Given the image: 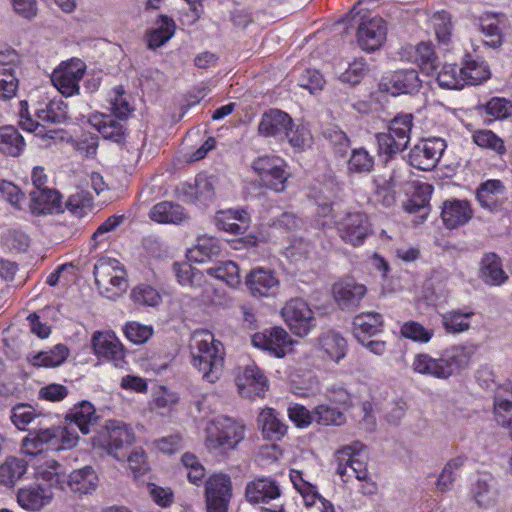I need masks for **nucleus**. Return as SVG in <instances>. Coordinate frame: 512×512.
I'll use <instances>...</instances> for the list:
<instances>
[{"label": "nucleus", "instance_id": "52", "mask_svg": "<svg viewBox=\"0 0 512 512\" xmlns=\"http://www.w3.org/2000/svg\"><path fill=\"white\" fill-rule=\"evenodd\" d=\"M435 35L440 43L448 44L452 36L451 15L446 11L436 12L431 18Z\"/></svg>", "mask_w": 512, "mask_h": 512}, {"label": "nucleus", "instance_id": "51", "mask_svg": "<svg viewBox=\"0 0 512 512\" xmlns=\"http://www.w3.org/2000/svg\"><path fill=\"white\" fill-rule=\"evenodd\" d=\"M206 496L232 497V483L230 477L225 474H215L206 482Z\"/></svg>", "mask_w": 512, "mask_h": 512}, {"label": "nucleus", "instance_id": "44", "mask_svg": "<svg viewBox=\"0 0 512 512\" xmlns=\"http://www.w3.org/2000/svg\"><path fill=\"white\" fill-rule=\"evenodd\" d=\"M173 270L178 282L183 286L198 287L204 281L203 273L193 267L187 260L174 263Z\"/></svg>", "mask_w": 512, "mask_h": 512}, {"label": "nucleus", "instance_id": "6", "mask_svg": "<svg viewBox=\"0 0 512 512\" xmlns=\"http://www.w3.org/2000/svg\"><path fill=\"white\" fill-rule=\"evenodd\" d=\"M94 277L98 287L108 299H116L128 287L126 271L116 258H100L94 266Z\"/></svg>", "mask_w": 512, "mask_h": 512}, {"label": "nucleus", "instance_id": "22", "mask_svg": "<svg viewBox=\"0 0 512 512\" xmlns=\"http://www.w3.org/2000/svg\"><path fill=\"white\" fill-rule=\"evenodd\" d=\"M280 488L271 478H258L246 485L245 498L249 503H267L280 496Z\"/></svg>", "mask_w": 512, "mask_h": 512}, {"label": "nucleus", "instance_id": "17", "mask_svg": "<svg viewBox=\"0 0 512 512\" xmlns=\"http://www.w3.org/2000/svg\"><path fill=\"white\" fill-rule=\"evenodd\" d=\"M236 384L241 396L250 399L263 396L268 389L266 377L255 365L246 366L237 377Z\"/></svg>", "mask_w": 512, "mask_h": 512}, {"label": "nucleus", "instance_id": "41", "mask_svg": "<svg viewBox=\"0 0 512 512\" xmlns=\"http://www.w3.org/2000/svg\"><path fill=\"white\" fill-rule=\"evenodd\" d=\"M27 471V464L23 459L11 457L0 465V484L13 486Z\"/></svg>", "mask_w": 512, "mask_h": 512}, {"label": "nucleus", "instance_id": "7", "mask_svg": "<svg viewBox=\"0 0 512 512\" xmlns=\"http://www.w3.org/2000/svg\"><path fill=\"white\" fill-rule=\"evenodd\" d=\"M281 315L290 330L297 336L308 335L316 327L314 312L301 298H292L281 309Z\"/></svg>", "mask_w": 512, "mask_h": 512}, {"label": "nucleus", "instance_id": "54", "mask_svg": "<svg viewBox=\"0 0 512 512\" xmlns=\"http://www.w3.org/2000/svg\"><path fill=\"white\" fill-rule=\"evenodd\" d=\"M131 299L136 304L150 307H155L162 301L159 292L152 286L146 284L136 286L131 292Z\"/></svg>", "mask_w": 512, "mask_h": 512}, {"label": "nucleus", "instance_id": "24", "mask_svg": "<svg viewBox=\"0 0 512 512\" xmlns=\"http://www.w3.org/2000/svg\"><path fill=\"white\" fill-rule=\"evenodd\" d=\"M52 497V491L41 485L22 488L17 493L20 506L30 511L40 510L51 501Z\"/></svg>", "mask_w": 512, "mask_h": 512}, {"label": "nucleus", "instance_id": "29", "mask_svg": "<svg viewBox=\"0 0 512 512\" xmlns=\"http://www.w3.org/2000/svg\"><path fill=\"white\" fill-rule=\"evenodd\" d=\"M215 221L219 229L233 234H242L249 227V215L245 210L220 211Z\"/></svg>", "mask_w": 512, "mask_h": 512}, {"label": "nucleus", "instance_id": "37", "mask_svg": "<svg viewBox=\"0 0 512 512\" xmlns=\"http://www.w3.org/2000/svg\"><path fill=\"white\" fill-rule=\"evenodd\" d=\"M493 412L496 422L508 429L512 424V393L498 390L494 395Z\"/></svg>", "mask_w": 512, "mask_h": 512}, {"label": "nucleus", "instance_id": "61", "mask_svg": "<svg viewBox=\"0 0 512 512\" xmlns=\"http://www.w3.org/2000/svg\"><path fill=\"white\" fill-rule=\"evenodd\" d=\"M198 252L202 256H216L221 253L220 241L212 236L203 235L197 238L193 249H188L187 253Z\"/></svg>", "mask_w": 512, "mask_h": 512}, {"label": "nucleus", "instance_id": "34", "mask_svg": "<svg viewBox=\"0 0 512 512\" xmlns=\"http://www.w3.org/2000/svg\"><path fill=\"white\" fill-rule=\"evenodd\" d=\"M479 277L489 286H500L508 279L499 258H483L479 269Z\"/></svg>", "mask_w": 512, "mask_h": 512}, {"label": "nucleus", "instance_id": "57", "mask_svg": "<svg viewBox=\"0 0 512 512\" xmlns=\"http://www.w3.org/2000/svg\"><path fill=\"white\" fill-rule=\"evenodd\" d=\"M18 90V79L12 67L0 69V99H11Z\"/></svg>", "mask_w": 512, "mask_h": 512}, {"label": "nucleus", "instance_id": "48", "mask_svg": "<svg viewBox=\"0 0 512 512\" xmlns=\"http://www.w3.org/2000/svg\"><path fill=\"white\" fill-rule=\"evenodd\" d=\"M67 104L62 100H51L45 109L37 111V116L42 122L61 124L64 123L68 116Z\"/></svg>", "mask_w": 512, "mask_h": 512}, {"label": "nucleus", "instance_id": "4", "mask_svg": "<svg viewBox=\"0 0 512 512\" xmlns=\"http://www.w3.org/2000/svg\"><path fill=\"white\" fill-rule=\"evenodd\" d=\"M294 126L289 114L279 109H270L263 113L258 132L279 142L288 141L293 148L301 149L308 141L309 133L304 127Z\"/></svg>", "mask_w": 512, "mask_h": 512}, {"label": "nucleus", "instance_id": "63", "mask_svg": "<svg viewBox=\"0 0 512 512\" xmlns=\"http://www.w3.org/2000/svg\"><path fill=\"white\" fill-rule=\"evenodd\" d=\"M432 194V186L429 184H421L412 198L408 201L407 210L411 213L419 212L428 206Z\"/></svg>", "mask_w": 512, "mask_h": 512}, {"label": "nucleus", "instance_id": "59", "mask_svg": "<svg viewBox=\"0 0 512 512\" xmlns=\"http://www.w3.org/2000/svg\"><path fill=\"white\" fill-rule=\"evenodd\" d=\"M401 334L417 342L427 343L433 336V330L426 329L418 322H406L401 327Z\"/></svg>", "mask_w": 512, "mask_h": 512}, {"label": "nucleus", "instance_id": "47", "mask_svg": "<svg viewBox=\"0 0 512 512\" xmlns=\"http://www.w3.org/2000/svg\"><path fill=\"white\" fill-rule=\"evenodd\" d=\"M416 61L422 72L427 75L433 74L439 66V59L434 52L431 43L421 42L416 48Z\"/></svg>", "mask_w": 512, "mask_h": 512}, {"label": "nucleus", "instance_id": "2", "mask_svg": "<svg viewBox=\"0 0 512 512\" xmlns=\"http://www.w3.org/2000/svg\"><path fill=\"white\" fill-rule=\"evenodd\" d=\"M191 363L209 383L221 377L225 351L223 344L206 330L195 331L190 340Z\"/></svg>", "mask_w": 512, "mask_h": 512}, {"label": "nucleus", "instance_id": "32", "mask_svg": "<svg viewBox=\"0 0 512 512\" xmlns=\"http://www.w3.org/2000/svg\"><path fill=\"white\" fill-rule=\"evenodd\" d=\"M247 285L252 295L264 297L277 287L278 280L271 272L259 269L249 274Z\"/></svg>", "mask_w": 512, "mask_h": 512}, {"label": "nucleus", "instance_id": "16", "mask_svg": "<svg viewBox=\"0 0 512 512\" xmlns=\"http://www.w3.org/2000/svg\"><path fill=\"white\" fill-rule=\"evenodd\" d=\"M368 227L367 216L361 212L348 213L338 222L341 238L353 246L363 243L368 234Z\"/></svg>", "mask_w": 512, "mask_h": 512}, {"label": "nucleus", "instance_id": "12", "mask_svg": "<svg viewBox=\"0 0 512 512\" xmlns=\"http://www.w3.org/2000/svg\"><path fill=\"white\" fill-rule=\"evenodd\" d=\"M252 343L255 347L266 350L277 358H282L292 351L294 341L285 329L274 327L254 334Z\"/></svg>", "mask_w": 512, "mask_h": 512}, {"label": "nucleus", "instance_id": "20", "mask_svg": "<svg viewBox=\"0 0 512 512\" xmlns=\"http://www.w3.org/2000/svg\"><path fill=\"white\" fill-rule=\"evenodd\" d=\"M411 170L403 162H387L385 171L374 178L376 188L396 189L403 187L410 181Z\"/></svg>", "mask_w": 512, "mask_h": 512}, {"label": "nucleus", "instance_id": "15", "mask_svg": "<svg viewBox=\"0 0 512 512\" xmlns=\"http://www.w3.org/2000/svg\"><path fill=\"white\" fill-rule=\"evenodd\" d=\"M366 292L365 285L357 283L352 278L340 280L333 285L334 299L338 307L343 311H353L356 309Z\"/></svg>", "mask_w": 512, "mask_h": 512}, {"label": "nucleus", "instance_id": "64", "mask_svg": "<svg viewBox=\"0 0 512 512\" xmlns=\"http://www.w3.org/2000/svg\"><path fill=\"white\" fill-rule=\"evenodd\" d=\"M3 244L10 253H25L29 246V237L23 232H9L3 237Z\"/></svg>", "mask_w": 512, "mask_h": 512}, {"label": "nucleus", "instance_id": "30", "mask_svg": "<svg viewBox=\"0 0 512 512\" xmlns=\"http://www.w3.org/2000/svg\"><path fill=\"white\" fill-rule=\"evenodd\" d=\"M258 426L263 436L269 440H280L287 432V425L280 420L278 413L272 408L263 409L258 415Z\"/></svg>", "mask_w": 512, "mask_h": 512}, {"label": "nucleus", "instance_id": "42", "mask_svg": "<svg viewBox=\"0 0 512 512\" xmlns=\"http://www.w3.org/2000/svg\"><path fill=\"white\" fill-rule=\"evenodd\" d=\"M474 315L473 311L462 312L459 309L448 311L441 316V322L448 333H461L470 328L469 319Z\"/></svg>", "mask_w": 512, "mask_h": 512}, {"label": "nucleus", "instance_id": "49", "mask_svg": "<svg viewBox=\"0 0 512 512\" xmlns=\"http://www.w3.org/2000/svg\"><path fill=\"white\" fill-rule=\"evenodd\" d=\"M436 80L442 88L461 89L464 87L461 68L454 64L443 65Z\"/></svg>", "mask_w": 512, "mask_h": 512}, {"label": "nucleus", "instance_id": "60", "mask_svg": "<svg viewBox=\"0 0 512 512\" xmlns=\"http://www.w3.org/2000/svg\"><path fill=\"white\" fill-rule=\"evenodd\" d=\"M473 140L480 147L490 148L500 154L505 152V146L502 139L490 130L475 132Z\"/></svg>", "mask_w": 512, "mask_h": 512}, {"label": "nucleus", "instance_id": "26", "mask_svg": "<svg viewBox=\"0 0 512 512\" xmlns=\"http://www.w3.org/2000/svg\"><path fill=\"white\" fill-rule=\"evenodd\" d=\"M421 83L417 70L401 69L395 71L389 78L388 90H391L392 94H413L419 91Z\"/></svg>", "mask_w": 512, "mask_h": 512}, {"label": "nucleus", "instance_id": "1", "mask_svg": "<svg viewBox=\"0 0 512 512\" xmlns=\"http://www.w3.org/2000/svg\"><path fill=\"white\" fill-rule=\"evenodd\" d=\"M475 351L476 347L473 345H456L446 349L436 358L420 353L415 356L412 368L422 375L448 379L469 366Z\"/></svg>", "mask_w": 512, "mask_h": 512}, {"label": "nucleus", "instance_id": "40", "mask_svg": "<svg viewBox=\"0 0 512 512\" xmlns=\"http://www.w3.org/2000/svg\"><path fill=\"white\" fill-rule=\"evenodd\" d=\"M463 85H478L490 78V70L484 62L476 60H466L461 67Z\"/></svg>", "mask_w": 512, "mask_h": 512}, {"label": "nucleus", "instance_id": "28", "mask_svg": "<svg viewBox=\"0 0 512 512\" xmlns=\"http://www.w3.org/2000/svg\"><path fill=\"white\" fill-rule=\"evenodd\" d=\"M383 319L379 313L358 314L353 320V334L360 343L382 331Z\"/></svg>", "mask_w": 512, "mask_h": 512}, {"label": "nucleus", "instance_id": "50", "mask_svg": "<svg viewBox=\"0 0 512 512\" xmlns=\"http://www.w3.org/2000/svg\"><path fill=\"white\" fill-rule=\"evenodd\" d=\"M207 272L215 278L226 282L231 287H236L240 283V270L238 265L227 260L220 266L209 268Z\"/></svg>", "mask_w": 512, "mask_h": 512}, {"label": "nucleus", "instance_id": "56", "mask_svg": "<svg viewBox=\"0 0 512 512\" xmlns=\"http://www.w3.org/2000/svg\"><path fill=\"white\" fill-rule=\"evenodd\" d=\"M314 421L322 425H343L346 421L344 414L338 409L327 405H319L314 410Z\"/></svg>", "mask_w": 512, "mask_h": 512}, {"label": "nucleus", "instance_id": "55", "mask_svg": "<svg viewBox=\"0 0 512 512\" xmlns=\"http://www.w3.org/2000/svg\"><path fill=\"white\" fill-rule=\"evenodd\" d=\"M92 207V197L86 191L80 190L71 194L65 202V208L71 214L82 217Z\"/></svg>", "mask_w": 512, "mask_h": 512}, {"label": "nucleus", "instance_id": "18", "mask_svg": "<svg viewBox=\"0 0 512 512\" xmlns=\"http://www.w3.org/2000/svg\"><path fill=\"white\" fill-rule=\"evenodd\" d=\"M61 194L50 188L30 192V210L34 215L63 212Z\"/></svg>", "mask_w": 512, "mask_h": 512}, {"label": "nucleus", "instance_id": "38", "mask_svg": "<svg viewBox=\"0 0 512 512\" xmlns=\"http://www.w3.org/2000/svg\"><path fill=\"white\" fill-rule=\"evenodd\" d=\"M65 474V467L55 460L46 462V464L38 470L40 479L49 485L50 490L51 488L65 490Z\"/></svg>", "mask_w": 512, "mask_h": 512}, {"label": "nucleus", "instance_id": "53", "mask_svg": "<svg viewBox=\"0 0 512 512\" xmlns=\"http://www.w3.org/2000/svg\"><path fill=\"white\" fill-rule=\"evenodd\" d=\"M412 125V114H401L394 117L390 122L388 131L407 146L410 141Z\"/></svg>", "mask_w": 512, "mask_h": 512}, {"label": "nucleus", "instance_id": "33", "mask_svg": "<svg viewBox=\"0 0 512 512\" xmlns=\"http://www.w3.org/2000/svg\"><path fill=\"white\" fill-rule=\"evenodd\" d=\"M25 148V141L13 126L0 127V152L12 157L19 156Z\"/></svg>", "mask_w": 512, "mask_h": 512}, {"label": "nucleus", "instance_id": "5", "mask_svg": "<svg viewBox=\"0 0 512 512\" xmlns=\"http://www.w3.org/2000/svg\"><path fill=\"white\" fill-rule=\"evenodd\" d=\"M244 438V426L227 416L211 421L206 428L205 446L208 450L226 453Z\"/></svg>", "mask_w": 512, "mask_h": 512}, {"label": "nucleus", "instance_id": "62", "mask_svg": "<svg viewBox=\"0 0 512 512\" xmlns=\"http://www.w3.org/2000/svg\"><path fill=\"white\" fill-rule=\"evenodd\" d=\"M379 150L387 155L402 152L407 146L391 132L376 134Z\"/></svg>", "mask_w": 512, "mask_h": 512}, {"label": "nucleus", "instance_id": "58", "mask_svg": "<svg viewBox=\"0 0 512 512\" xmlns=\"http://www.w3.org/2000/svg\"><path fill=\"white\" fill-rule=\"evenodd\" d=\"M337 474L342 478L344 482H348L352 476L357 480H367V468L359 465V468H355L353 464L347 461L346 457L339 455L337 452Z\"/></svg>", "mask_w": 512, "mask_h": 512}, {"label": "nucleus", "instance_id": "14", "mask_svg": "<svg viewBox=\"0 0 512 512\" xmlns=\"http://www.w3.org/2000/svg\"><path fill=\"white\" fill-rule=\"evenodd\" d=\"M85 73V65L80 60L72 61L64 67L56 69L51 76L55 88L64 96H72L79 92V81Z\"/></svg>", "mask_w": 512, "mask_h": 512}, {"label": "nucleus", "instance_id": "19", "mask_svg": "<svg viewBox=\"0 0 512 512\" xmlns=\"http://www.w3.org/2000/svg\"><path fill=\"white\" fill-rule=\"evenodd\" d=\"M472 218L470 203L466 200L451 199L442 204L441 219L448 229L465 225Z\"/></svg>", "mask_w": 512, "mask_h": 512}, {"label": "nucleus", "instance_id": "43", "mask_svg": "<svg viewBox=\"0 0 512 512\" xmlns=\"http://www.w3.org/2000/svg\"><path fill=\"white\" fill-rule=\"evenodd\" d=\"M158 27L147 36L148 48L156 49L167 42L175 32V23L171 18L161 15L157 22Z\"/></svg>", "mask_w": 512, "mask_h": 512}, {"label": "nucleus", "instance_id": "10", "mask_svg": "<svg viewBox=\"0 0 512 512\" xmlns=\"http://www.w3.org/2000/svg\"><path fill=\"white\" fill-rule=\"evenodd\" d=\"M105 428L108 433L105 445L107 453L118 461H124L136 439L132 428L116 420L107 421Z\"/></svg>", "mask_w": 512, "mask_h": 512}, {"label": "nucleus", "instance_id": "31", "mask_svg": "<svg viewBox=\"0 0 512 512\" xmlns=\"http://www.w3.org/2000/svg\"><path fill=\"white\" fill-rule=\"evenodd\" d=\"M470 494L476 505L482 509L494 506L499 495L492 480L487 478H478L471 485Z\"/></svg>", "mask_w": 512, "mask_h": 512}, {"label": "nucleus", "instance_id": "21", "mask_svg": "<svg viewBox=\"0 0 512 512\" xmlns=\"http://www.w3.org/2000/svg\"><path fill=\"white\" fill-rule=\"evenodd\" d=\"M92 346L97 356L113 361L115 366L122 365L123 347L114 335L97 332L92 338Z\"/></svg>", "mask_w": 512, "mask_h": 512}, {"label": "nucleus", "instance_id": "9", "mask_svg": "<svg viewBox=\"0 0 512 512\" xmlns=\"http://www.w3.org/2000/svg\"><path fill=\"white\" fill-rule=\"evenodd\" d=\"M445 149L446 143L441 138L421 140L411 148L408 163L418 170L429 171L437 165Z\"/></svg>", "mask_w": 512, "mask_h": 512}, {"label": "nucleus", "instance_id": "13", "mask_svg": "<svg viewBox=\"0 0 512 512\" xmlns=\"http://www.w3.org/2000/svg\"><path fill=\"white\" fill-rule=\"evenodd\" d=\"M357 29L359 46L366 51H374L381 47L386 40V22L378 16L372 18L360 17Z\"/></svg>", "mask_w": 512, "mask_h": 512}, {"label": "nucleus", "instance_id": "25", "mask_svg": "<svg viewBox=\"0 0 512 512\" xmlns=\"http://www.w3.org/2000/svg\"><path fill=\"white\" fill-rule=\"evenodd\" d=\"M149 217L158 223L181 224L188 219V214L181 205L170 201H162L151 208Z\"/></svg>", "mask_w": 512, "mask_h": 512}, {"label": "nucleus", "instance_id": "45", "mask_svg": "<svg viewBox=\"0 0 512 512\" xmlns=\"http://www.w3.org/2000/svg\"><path fill=\"white\" fill-rule=\"evenodd\" d=\"M69 354L65 345L58 344L50 351L40 352L33 356L31 363L34 366L56 367L62 364Z\"/></svg>", "mask_w": 512, "mask_h": 512}, {"label": "nucleus", "instance_id": "23", "mask_svg": "<svg viewBox=\"0 0 512 512\" xmlns=\"http://www.w3.org/2000/svg\"><path fill=\"white\" fill-rule=\"evenodd\" d=\"M98 486V476L91 466L73 470L66 478L65 488L78 495L93 493Z\"/></svg>", "mask_w": 512, "mask_h": 512}, {"label": "nucleus", "instance_id": "8", "mask_svg": "<svg viewBox=\"0 0 512 512\" xmlns=\"http://www.w3.org/2000/svg\"><path fill=\"white\" fill-rule=\"evenodd\" d=\"M253 170L259 175L260 184L275 192L285 190L288 174L284 169V161L279 157L263 156L252 164Z\"/></svg>", "mask_w": 512, "mask_h": 512}, {"label": "nucleus", "instance_id": "27", "mask_svg": "<svg viewBox=\"0 0 512 512\" xmlns=\"http://www.w3.org/2000/svg\"><path fill=\"white\" fill-rule=\"evenodd\" d=\"M66 421H70L67 426H76L83 434L87 435L92 432V427L96 425L98 417L95 414L93 405L87 401H83L75 406L65 417Z\"/></svg>", "mask_w": 512, "mask_h": 512}, {"label": "nucleus", "instance_id": "11", "mask_svg": "<svg viewBox=\"0 0 512 512\" xmlns=\"http://www.w3.org/2000/svg\"><path fill=\"white\" fill-rule=\"evenodd\" d=\"M215 179L206 173H199L193 183H182L176 187L178 198L187 203L199 202L207 205L215 196Z\"/></svg>", "mask_w": 512, "mask_h": 512}, {"label": "nucleus", "instance_id": "3", "mask_svg": "<svg viewBox=\"0 0 512 512\" xmlns=\"http://www.w3.org/2000/svg\"><path fill=\"white\" fill-rule=\"evenodd\" d=\"M76 429L70 426H53L29 431L22 440V451L28 455H37L45 450H70L78 444Z\"/></svg>", "mask_w": 512, "mask_h": 512}, {"label": "nucleus", "instance_id": "39", "mask_svg": "<svg viewBox=\"0 0 512 512\" xmlns=\"http://www.w3.org/2000/svg\"><path fill=\"white\" fill-rule=\"evenodd\" d=\"M319 341L322 349L333 361L339 362L345 357L347 343L339 333L328 331L320 337Z\"/></svg>", "mask_w": 512, "mask_h": 512}, {"label": "nucleus", "instance_id": "35", "mask_svg": "<svg viewBox=\"0 0 512 512\" xmlns=\"http://www.w3.org/2000/svg\"><path fill=\"white\" fill-rule=\"evenodd\" d=\"M504 192L505 187L500 180H488L478 188L477 199L482 207L492 211L498 207V198Z\"/></svg>", "mask_w": 512, "mask_h": 512}, {"label": "nucleus", "instance_id": "46", "mask_svg": "<svg viewBox=\"0 0 512 512\" xmlns=\"http://www.w3.org/2000/svg\"><path fill=\"white\" fill-rule=\"evenodd\" d=\"M374 157L364 148L353 149L347 163L350 173L366 174L374 168Z\"/></svg>", "mask_w": 512, "mask_h": 512}, {"label": "nucleus", "instance_id": "36", "mask_svg": "<svg viewBox=\"0 0 512 512\" xmlns=\"http://www.w3.org/2000/svg\"><path fill=\"white\" fill-rule=\"evenodd\" d=\"M93 125L105 138L114 142H121L124 136L123 125L113 115L102 114L93 118Z\"/></svg>", "mask_w": 512, "mask_h": 512}]
</instances>
